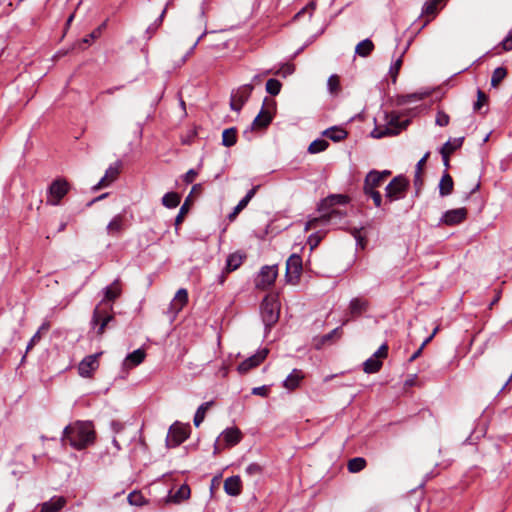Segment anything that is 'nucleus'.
Wrapping results in <instances>:
<instances>
[{"mask_svg":"<svg viewBox=\"0 0 512 512\" xmlns=\"http://www.w3.org/2000/svg\"><path fill=\"white\" fill-rule=\"evenodd\" d=\"M61 441L76 449L83 450L95 441V430L92 422L77 420L67 425L62 433Z\"/></svg>","mask_w":512,"mask_h":512,"instance_id":"1","label":"nucleus"},{"mask_svg":"<svg viewBox=\"0 0 512 512\" xmlns=\"http://www.w3.org/2000/svg\"><path fill=\"white\" fill-rule=\"evenodd\" d=\"M408 124V120L400 122L397 114L385 112L383 114V123H376L375 128L371 131V137L381 139L386 136L398 135Z\"/></svg>","mask_w":512,"mask_h":512,"instance_id":"2","label":"nucleus"},{"mask_svg":"<svg viewBox=\"0 0 512 512\" xmlns=\"http://www.w3.org/2000/svg\"><path fill=\"white\" fill-rule=\"evenodd\" d=\"M280 306L274 296H266L261 303V317L267 329L279 319Z\"/></svg>","mask_w":512,"mask_h":512,"instance_id":"3","label":"nucleus"},{"mask_svg":"<svg viewBox=\"0 0 512 512\" xmlns=\"http://www.w3.org/2000/svg\"><path fill=\"white\" fill-rule=\"evenodd\" d=\"M409 181L404 176H396L386 186V198L392 202L404 198Z\"/></svg>","mask_w":512,"mask_h":512,"instance_id":"4","label":"nucleus"},{"mask_svg":"<svg viewBox=\"0 0 512 512\" xmlns=\"http://www.w3.org/2000/svg\"><path fill=\"white\" fill-rule=\"evenodd\" d=\"M190 433L189 425H182L180 423H174L170 426L167 437L166 445L170 448H174L182 444Z\"/></svg>","mask_w":512,"mask_h":512,"instance_id":"5","label":"nucleus"},{"mask_svg":"<svg viewBox=\"0 0 512 512\" xmlns=\"http://www.w3.org/2000/svg\"><path fill=\"white\" fill-rule=\"evenodd\" d=\"M388 356V345L382 344L377 351L363 363L365 373L371 374L378 372L382 367V360Z\"/></svg>","mask_w":512,"mask_h":512,"instance_id":"6","label":"nucleus"},{"mask_svg":"<svg viewBox=\"0 0 512 512\" xmlns=\"http://www.w3.org/2000/svg\"><path fill=\"white\" fill-rule=\"evenodd\" d=\"M253 89V84H245L232 91L230 108L236 112H239L249 99Z\"/></svg>","mask_w":512,"mask_h":512,"instance_id":"7","label":"nucleus"},{"mask_svg":"<svg viewBox=\"0 0 512 512\" xmlns=\"http://www.w3.org/2000/svg\"><path fill=\"white\" fill-rule=\"evenodd\" d=\"M277 266H263L255 279V286L265 290L272 286L277 278Z\"/></svg>","mask_w":512,"mask_h":512,"instance_id":"8","label":"nucleus"},{"mask_svg":"<svg viewBox=\"0 0 512 512\" xmlns=\"http://www.w3.org/2000/svg\"><path fill=\"white\" fill-rule=\"evenodd\" d=\"M112 321H114V316L108 311L101 309L100 305L94 309L91 324L94 328L97 327L96 333L98 336L103 335L106 327Z\"/></svg>","mask_w":512,"mask_h":512,"instance_id":"9","label":"nucleus"},{"mask_svg":"<svg viewBox=\"0 0 512 512\" xmlns=\"http://www.w3.org/2000/svg\"><path fill=\"white\" fill-rule=\"evenodd\" d=\"M302 272V258L294 253L286 261L287 282L296 283Z\"/></svg>","mask_w":512,"mask_h":512,"instance_id":"10","label":"nucleus"},{"mask_svg":"<svg viewBox=\"0 0 512 512\" xmlns=\"http://www.w3.org/2000/svg\"><path fill=\"white\" fill-rule=\"evenodd\" d=\"M69 185L67 181L57 179L51 183L48 189L50 198L47 202L51 205H58L60 200L67 194Z\"/></svg>","mask_w":512,"mask_h":512,"instance_id":"11","label":"nucleus"},{"mask_svg":"<svg viewBox=\"0 0 512 512\" xmlns=\"http://www.w3.org/2000/svg\"><path fill=\"white\" fill-rule=\"evenodd\" d=\"M269 350L267 348H263L258 350L254 355L242 361L237 370L240 374H245L249 372L251 369L259 366L267 357Z\"/></svg>","mask_w":512,"mask_h":512,"instance_id":"12","label":"nucleus"},{"mask_svg":"<svg viewBox=\"0 0 512 512\" xmlns=\"http://www.w3.org/2000/svg\"><path fill=\"white\" fill-rule=\"evenodd\" d=\"M102 353L88 355L82 359L78 365V373L82 377H91L92 373L98 369V358Z\"/></svg>","mask_w":512,"mask_h":512,"instance_id":"13","label":"nucleus"},{"mask_svg":"<svg viewBox=\"0 0 512 512\" xmlns=\"http://www.w3.org/2000/svg\"><path fill=\"white\" fill-rule=\"evenodd\" d=\"M466 217L467 209L462 207L446 211L442 215L440 222L448 226H453L462 223Z\"/></svg>","mask_w":512,"mask_h":512,"instance_id":"14","label":"nucleus"},{"mask_svg":"<svg viewBox=\"0 0 512 512\" xmlns=\"http://www.w3.org/2000/svg\"><path fill=\"white\" fill-rule=\"evenodd\" d=\"M122 166L121 161H116L113 165H110L104 176L100 179V181L93 187L94 190L107 187L110 183H112L119 175L120 169Z\"/></svg>","mask_w":512,"mask_h":512,"instance_id":"15","label":"nucleus"},{"mask_svg":"<svg viewBox=\"0 0 512 512\" xmlns=\"http://www.w3.org/2000/svg\"><path fill=\"white\" fill-rule=\"evenodd\" d=\"M187 302H188V292L185 288H180L176 292L173 300L171 301V303L169 305L168 313L172 314L173 316L177 315L183 309V307L187 304Z\"/></svg>","mask_w":512,"mask_h":512,"instance_id":"16","label":"nucleus"},{"mask_svg":"<svg viewBox=\"0 0 512 512\" xmlns=\"http://www.w3.org/2000/svg\"><path fill=\"white\" fill-rule=\"evenodd\" d=\"M241 438L242 434L238 428H227L221 433V435L217 439V442L215 444V451L217 450V444L220 441H224L227 446H234L240 442Z\"/></svg>","mask_w":512,"mask_h":512,"instance_id":"17","label":"nucleus"},{"mask_svg":"<svg viewBox=\"0 0 512 512\" xmlns=\"http://www.w3.org/2000/svg\"><path fill=\"white\" fill-rule=\"evenodd\" d=\"M126 228L125 216L123 214L115 215L106 226V232L110 236H119Z\"/></svg>","mask_w":512,"mask_h":512,"instance_id":"18","label":"nucleus"},{"mask_svg":"<svg viewBox=\"0 0 512 512\" xmlns=\"http://www.w3.org/2000/svg\"><path fill=\"white\" fill-rule=\"evenodd\" d=\"M369 308V302L365 298L355 297L350 300L349 303V314L352 318L361 316Z\"/></svg>","mask_w":512,"mask_h":512,"instance_id":"19","label":"nucleus"},{"mask_svg":"<svg viewBox=\"0 0 512 512\" xmlns=\"http://www.w3.org/2000/svg\"><path fill=\"white\" fill-rule=\"evenodd\" d=\"M66 498L54 496L49 501L41 504L40 512H59L66 505Z\"/></svg>","mask_w":512,"mask_h":512,"instance_id":"20","label":"nucleus"},{"mask_svg":"<svg viewBox=\"0 0 512 512\" xmlns=\"http://www.w3.org/2000/svg\"><path fill=\"white\" fill-rule=\"evenodd\" d=\"M383 182L382 174L377 170H371L365 177L363 190L375 191Z\"/></svg>","mask_w":512,"mask_h":512,"instance_id":"21","label":"nucleus"},{"mask_svg":"<svg viewBox=\"0 0 512 512\" xmlns=\"http://www.w3.org/2000/svg\"><path fill=\"white\" fill-rule=\"evenodd\" d=\"M242 490L241 479L238 475L228 477L224 481V491L230 496L240 495Z\"/></svg>","mask_w":512,"mask_h":512,"instance_id":"22","label":"nucleus"},{"mask_svg":"<svg viewBox=\"0 0 512 512\" xmlns=\"http://www.w3.org/2000/svg\"><path fill=\"white\" fill-rule=\"evenodd\" d=\"M272 118L273 116L271 112L269 110L262 108L259 114L255 117L254 121L252 122V128H266L271 123Z\"/></svg>","mask_w":512,"mask_h":512,"instance_id":"23","label":"nucleus"},{"mask_svg":"<svg viewBox=\"0 0 512 512\" xmlns=\"http://www.w3.org/2000/svg\"><path fill=\"white\" fill-rule=\"evenodd\" d=\"M120 294H121L120 281H119V279H116L113 281V283L111 285L104 288V299L99 305L101 306L105 300L114 301L115 299H117L120 296Z\"/></svg>","mask_w":512,"mask_h":512,"instance_id":"24","label":"nucleus"},{"mask_svg":"<svg viewBox=\"0 0 512 512\" xmlns=\"http://www.w3.org/2000/svg\"><path fill=\"white\" fill-rule=\"evenodd\" d=\"M146 353L143 349L139 348L129 353L124 361V365L128 368L135 367L141 364L145 359Z\"/></svg>","mask_w":512,"mask_h":512,"instance_id":"25","label":"nucleus"},{"mask_svg":"<svg viewBox=\"0 0 512 512\" xmlns=\"http://www.w3.org/2000/svg\"><path fill=\"white\" fill-rule=\"evenodd\" d=\"M304 375L301 370L293 369V371L283 381V386L289 390H293L300 385Z\"/></svg>","mask_w":512,"mask_h":512,"instance_id":"26","label":"nucleus"},{"mask_svg":"<svg viewBox=\"0 0 512 512\" xmlns=\"http://www.w3.org/2000/svg\"><path fill=\"white\" fill-rule=\"evenodd\" d=\"M439 194L442 197L448 196L452 193L454 182L448 172H444L439 182Z\"/></svg>","mask_w":512,"mask_h":512,"instance_id":"27","label":"nucleus"},{"mask_svg":"<svg viewBox=\"0 0 512 512\" xmlns=\"http://www.w3.org/2000/svg\"><path fill=\"white\" fill-rule=\"evenodd\" d=\"M323 135L328 137L332 141L338 142L347 137V132L345 129H343L341 127L333 126V127L326 129L323 132Z\"/></svg>","mask_w":512,"mask_h":512,"instance_id":"28","label":"nucleus"},{"mask_svg":"<svg viewBox=\"0 0 512 512\" xmlns=\"http://www.w3.org/2000/svg\"><path fill=\"white\" fill-rule=\"evenodd\" d=\"M244 258L245 256L239 252L230 254L226 260V271L232 272L238 269L241 266Z\"/></svg>","mask_w":512,"mask_h":512,"instance_id":"29","label":"nucleus"},{"mask_svg":"<svg viewBox=\"0 0 512 512\" xmlns=\"http://www.w3.org/2000/svg\"><path fill=\"white\" fill-rule=\"evenodd\" d=\"M374 49V44L370 39H364L356 45L355 53L360 57H367Z\"/></svg>","mask_w":512,"mask_h":512,"instance_id":"30","label":"nucleus"},{"mask_svg":"<svg viewBox=\"0 0 512 512\" xmlns=\"http://www.w3.org/2000/svg\"><path fill=\"white\" fill-rule=\"evenodd\" d=\"M213 403V401L204 402L198 407L193 419L194 425L196 427H199L200 424L204 421L206 412L213 405Z\"/></svg>","mask_w":512,"mask_h":512,"instance_id":"31","label":"nucleus"},{"mask_svg":"<svg viewBox=\"0 0 512 512\" xmlns=\"http://www.w3.org/2000/svg\"><path fill=\"white\" fill-rule=\"evenodd\" d=\"M236 133L237 130L234 127L225 129L222 133V144L226 147L235 145L237 141Z\"/></svg>","mask_w":512,"mask_h":512,"instance_id":"32","label":"nucleus"},{"mask_svg":"<svg viewBox=\"0 0 512 512\" xmlns=\"http://www.w3.org/2000/svg\"><path fill=\"white\" fill-rule=\"evenodd\" d=\"M464 137L449 139L441 148L440 151H444L447 154L453 153L455 150L460 148L463 144Z\"/></svg>","mask_w":512,"mask_h":512,"instance_id":"33","label":"nucleus"},{"mask_svg":"<svg viewBox=\"0 0 512 512\" xmlns=\"http://www.w3.org/2000/svg\"><path fill=\"white\" fill-rule=\"evenodd\" d=\"M162 204L167 208H176L180 204V196L176 192H168L162 197Z\"/></svg>","mask_w":512,"mask_h":512,"instance_id":"34","label":"nucleus"},{"mask_svg":"<svg viewBox=\"0 0 512 512\" xmlns=\"http://www.w3.org/2000/svg\"><path fill=\"white\" fill-rule=\"evenodd\" d=\"M366 466V460L362 457H355L348 461L347 468L350 473H358Z\"/></svg>","mask_w":512,"mask_h":512,"instance_id":"35","label":"nucleus"},{"mask_svg":"<svg viewBox=\"0 0 512 512\" xmlns=\"http://www.w3.org/2000/svg\"><path fill=\"white\" fill-rule=\"evenodd\" d=\"M329 146V143L323 139H316L310 143L308 147V152L311 154H316L325 151Z\"/></svg>","mask_w":512,"mask_h":512,"instance_id":"36","label":"nucleus"},{"mask_svg":"<svg viewBox=\"0 0 512 512\" xmlns=\"http://www.w3.org/2000/svg\"><path fill=\"white\" fill-rule=\"evenodd\" d=\"M507 75V70L504 67H497L491 77V86L497 87Z\"/></svg>","mask_w":512,"mask_h":512,"instance_id":"37","label":"nucleus"},{"mask_svg":"<svg viewBox=\"0 0 512 512\" xmlns=\"http://www.w3.org/2000/svg\"><path fill=\"white\" fill-rule=\"evenodd\" d=\"M282 84L279 80L271 78L266 82L267 93L276 96L281 91Z\"/></svg>","mask_w":512,"mask_h":512,"instance_id":"38","label":"nucleus"},{"mask_svg":"<svg viewBox=\"0 0 512 512\" xmlns=\"http://www.w3.org/2000/svg\"><path fill=\"white\" fill-rule=\"evenodd\" d=\"M348 202V198L347 196H344V195H331L329 197H327L324 201H323V204L324 205H327V206H334V205H344Z\"/></svg>","mask_w":512,"mask_h":512,"instance_id":"39","label":"nucleus"},{"mask_svg":"<svg viewBox=\"0 0 512 512\" xmlns=\"http://www.w3.org/2000/svg\"><path fill=\"white\" fill-rule=\"evenodd\" d=\"M439 0H428L425 2L422 8V13L426 15H435L437 11V4Z\"/></svg>","mask_w":512,"mask_h":512,"instance_id":"40","label":"nucleus"},{"mask_svg":"<svg viewBox=\"0 0 512 512\" xmlns=\"http://www.w3.org/2000/svg\"><path fill=\"white\" fill-rule=\"evenodd\" d=\"M190 496V488L187 485H182L175 495L173 496L175 502H180L189 498Z\"/></svg>","mask_w":512,"mask_h":512,"instance_id":"41","label":"nucleus"},{"mask_svg":"<svg viewBox=\"0 0 512 512\" xmlns=\"http://www.w3.org/2000/svg\"><path fill=\"white\" fill-rule=\"evenodd\" d=\"M262 472H263V467L258 463H250L245 468V473L250 477L260 476L262 474Z\"/></svg>","mask_w":512,"mask_h":512,"instance_id":"42","label":"nucleus"},{"mask_svg":"<svg viewBox=\"0 0 512 512\" xmlns=\"http://www.w3.org/2000/svg\"><path fill=\"white\" fill-rule=\"evenodd\" d=\"M127 499H128V502L134 506H141L145 503V499H144L143 495L140 492H136V491L131 492L128 495Z\"/></svg>","mask_w":512,"mask_h":512,"instance_id":"43","label":"nucleus"},{"mask_svg":"<svg viewBox=\"0 0 512 512\" xmlns=\"http://www.w3.org/2000/svg\"><path fill=\"white\" fill-rule=\"evenodd\" d=\"M402 66V58L399 57L395 62H393L389 69V74L392 78V81L395 82Z\"/></svg>","mask_w":512,"mask_h":512,"instance_id":"44","label":"nucleus"},{"mask_svg":"<svg viewBox=\"0 0 512 512\" xmlns=\"http://www.w3.org/2000/svg\"><path fill=\"white\" fill-rule=\"evenodd\" d=\"M248 203L243 198L239 201V203L234 207L233 211L228 215V219L233 221L237 215L244 209Z\"/></svg>","mask_w":512,"mask_h":512,"instance_id":"45","label":"nucleus"},{"mask_svg":"<svg viewBox=\"0 0 512 512\" xmlns=\"http://www.w3.org/2000/svg\"><path fill=\"white\" fill-rule=\"evenodd\" d=\"M340 86V80L337 75H331L327 81V87L331 93L337 92Z\"/></svg>","mask_w":512,"mask_h":512,"instance_id":"46","label":"nucleus"},{"mask_svg":"<svg viewBox=\"0 0 512 512\" xmlns=\"http://www.w3.org/2000/svg\"><path fill=\"white\" fill-rule=\"evenodd\" d=\"M316 7V4L315 2H310L308 3L304 8H302L296 15H295V19H298L300 18L302 15L304 14H308L309 18H311L312 14H313V11Z\"/></svg>","mask_w":512,"mask_h":512,"instance_id":"47","label":"nucleus"},{"mask_svg":"<svg viewBox=\"0 0 512 512\" xmlns=\"http://www.w3.org/2000/svg\"><path fill=\"white\" fill-rule=\"evenodd\" d=\"M488 98L486 94L478 89L477 91V101L474 103V110H480L482 106L487 102Z\"/></svg>","mask_w":512,"mask_h":512,"instance_id":"48","label":"nucleus"},{"mask_svg":"<svg viewBox=\"0 0 512 512\" xmlns=\"http://www.w3.org/2000/svg\"><path fill=\"white\" fill-rule=\"evenodd\" d=\"M427 96L426 93H412L402 97L401 103H409L411 101L422 100Z\"/></svg>","mask_w":512,"mask_h":512,"instance_id":"49","label":"nucleus"},{"mask_svg":"<svg viewBox=\"0 0 512 512\" xmlns=\"http://www.w3.org/2000/svg\"><path fill=\"white\" fill-rule=\"evenodd\" d=\"M449 115L446 114L445 112L443 111H439L436 115V124L441 126V127H445L449 124Z\"/></svg>","mask_w":512,"mask_h":512,"instance_id":"50","label":"nucleus"},{"mask_svg":"<svg viewBox=\"0 0 512 512\" xmlns=\"http://www.w3.org/2000/svg\"><path fill=\"white\" fill-rule=\"evenodd\" d=\"M321 239L322 237L318 233L311 234L307 240L310 249L313 250L314 248H316L319 245Z\"/></svg>","mask_w":512,"mask_h":512,"instance_id":"51","label":"nucleus"},{"mask_svg":"<svg viewBox=\"0 0 512 512\" xmlns=\"http://www.w3.org/2000/svg\"><path fill=\"white\" fill-rule=\"evenodd\" d=\"M366 195H369L375 204L376 207H380L382 203V197L381 194L375 190V191H364Z\"/></svg>","mask_w":512,"mask_h":512,"instance_id":"52","label":"nucleus"},{"mask_svg":"<svg viewBox=\"0 0 512 512\" xmlns=\"http://www.w3.org/2000/svg\"><path fill=\"white\" fill-rule=\"evenodd\" d=\"M188 203L187 201L180 207V210H179V213L178 215L176 216V219H175V224L176 225H179L182 221H183V218L185 216V214L188 212Z\"/></svg>","mask_w":512,"mask_h":512,"instance_id":"53","label":"nucleus"},{"mask_svg":"<svg viewBox=\"0 0 512 512\" xmlns=\"http://www.w3.org/2000/svg\"><path fill=\"white\" fill-rule=\"evenodd\" d=\"M197 175H198V172L196 170L190 169L183 176V181L186 184H190L194 181V179L196 178Z\"/></svg>","mask_w":512,"mask_h":512,"instance_id":"54","label":"nucleus"},{"mask_svg":"<svg viewBox=\"0 0 512 512\" xmlns=\"http://www.w3.org/2000/svg\"><path fill=\"white\" fill-rule=\"evenodd\" d=\"M268 391H269L268 387L263 385V386H259V387H254L252 389V394L266 397L268 395Z\"/></svg>","mask_w":512,"mask_h":512,"instance_id":"55","label":"nucleus"},{"mask_svg":"<svg viewBox=\"0 0 512 512\" xmlns=\"http://www.w3.org/2000/svg\"><path fill=\"white\" fill-rule=\"evenodd\" d=\"M501 44L505 51L512 50V31L503 39Z\"/></svg>","mask_w":512,"mask_h":512,"instance_id":"56","label":"nucleus"},{"mask_svg":"<svg viewBox=\"0 0 512 512\" xmlns=\"http://www.w3.org/2000/svg\"><path fill=\"white\" fill-rule=\"evenodd\" d=\"M430 156V152H426L424 154V156L417 162L416 164V171L415 172H418V174H422V169H423V166L425 165L427 159L429 158Z\"/></svg>","mask_w":512,"mask_h":512,"instance_id":"57","label":"nucleus"},{"mask_svg":"<svg viewBox=\"0 0 512 512\" xmlns=\"http://www.w3.org/2000/svg\"><path fill=\"white\" fill-rule=\"evenodd\" d=\"M41 339L40 330H38L30 339L28 345H27V351L30 350L35 343H37Z\"/></svg>","mask_w":512,"mask_h":512,"instance_id":"58","label":"nucleus"},{"mask_svg":"<svg viewBox=\"0 0 512 512\" xmlns=\"http://www.w3.org/2000/svg\"><path fill=\"white\" fill-rule=\"evenodd\" d=\"M205 33L201 34L198 39L195 41V43L191 46V48L188 50V52L186 53V55L183 57L182 59V62H185L186 59L193 53L194 49L196 48V46L198 45L199 41L202 39V37L204 36Z\"/></svg>","mask_w":512,"mask_h":512,"instance_id":"59","label":"nucleus"},{"mask_svg":"<svg viewBox=\"0 0 512 512\" xmlns=\"http://www.w3.org/2000/svg\"><path fill=\"white\" fill-rule=\"evenodd\" d=\"M258 188H259V186H254L252 189H250L246 193V195L243 197V199L246 200L247 203H249L251 201V199L254 197V195L256 194V191Z\"/></svg>","mask_w":512,"mask_h":512,"instance_id":"60","label":"nucleus"},{"mask_svg":"<svg viewBox=\"0 0 512 512\" xmlns=\"http://www.w3.org/2000/svg\"><path fill=\"white\" fill-rule=\"evenodd\" d=\"M414 185L416 186L417 190H419L423 185L422 175L418 174V172H415L414 175Z\"/></svg>","mask_w":512,"mask_h":512,"instance_id":"61","label":"nucleus"},{"mask_svg":"<svg viewBox=\"0 0 512 512\" xmlns=\"http://www.w3.org/2000/svg\"><path fill=\"white\" fill-rule=\"evenodd\" d=\"M339 332V328H335L334 330H332L330 333L324 335L322 337V343H325L329 340H331L335 335H337Z\"/></svg>","mask_w":512,"mask_h":512,"instance_id":"62","label":"nucleus"},{"mask_svg":"<svg viewBox=\"0 0 512 512\" xmlns=\"http://www.w3.org/2000/svg\"><path fill=\"white\" fill-rule=\"evenodd\" d=\"M319 222V220L317 218H314L312 220H309L306 225H305V228L304 230L305 231H309L310 229H313V228H316L317 227V223Z\"/></svg>","mask_w":512,"mask_h":512,"instance_id":"63","label":"nucleus"},{"mask_svg":"<svg viewBox=\"0 0 512 512\" xmlns=\"http://www.w3.org/2000/svg\"><path fill=\"white\" fill-rule=\"evenodd\" d=\"M111 427L115 433H119L123 429V424L120 422L113 421Z\"/></svg>","mask_w":512,"mask_h":512,"instance_id":"64","label":"nucleus"}]
</instances>
